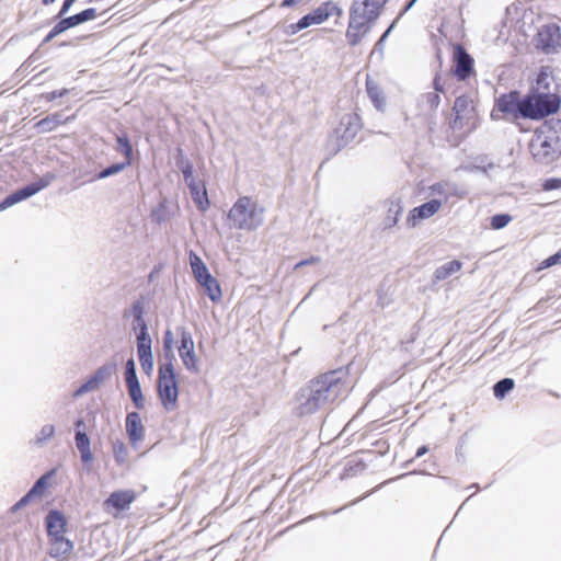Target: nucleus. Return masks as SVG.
I'll return each mask as SVG.
<instances>
[{"instance_id":"obj_1","label":"nucleus","mask_w":561,"mask_h":561,"mask_svg":"<svg viewBox=\"0 0 561 561\" xmlns=\"http://www.w3.org/2000/svg\"><path fill=\"white\" fill-rule=\"evenodd\" d=\"M339 371H331L302 388L296 397L295 410L299 415L312 414L334 402L344 391Z\"/></svg>"},{"instance_id":"obj_2","label":"nucleus","mask_w":561,"mask_h":561,"mask_svg":"<svg viewBox=\"0 0 561 561\" xmlns=\"http://www.w3.org/2000/svg\"><path fill=\"white\" fill-rule=\"evenodd\" d=\"M386 0H355L350 10L346 38L352 46L357 45L370 31L380 14Z\"/></svg>"},{"instance_id":"obj_3","label":"nucleus","mask_w":561,"mask_h":561,"mask_svg":"<svg viewBox=\"0 0 561 561\" xmlns=\"http://www.w3.org/2000/svg\"><path fill=\"white\" fill-rule=\"evenodd\" d=\"M228 218L233 228L253 231L264 221V208L250 197L243 196L233 204Z\"/></svg>"},{"instance_id":"obj_4","label":"nucleus","mask_w":561,"mask_h":561,"mask_svg":"<svg viewBox=\"0 0 561 561\" xmlns=\"http://www.w3.org/2000/svg\"><path fill=\"white\" fill-rule=\"evenodd\" d=\"M529 149L536 161L548 164L561 153V144L554 131L543 127L536 130L529 142Z\"/></svg>"},{"instance_id":"obj_5","label":"nucleus","mask_w":561,"mask_h":561,"mask_svg":"<svg viewBox=\"0 0 561 561\" xmlns=\"http://www.w3.org/2000/svg\"><path fill=\"white\" fill-rule=\"evenodd\" d=\"M560 100L557 94H538L534 91L522 98L520 117L540 119L559 110Z\"/></svg>"},{"instance_id":"obj_6","label":"nucleus","mask_w":561,"mask_h":561,"mask_svg":"<svg viewBox=\"0 0 561 561\" xmlns=\"http://www.w3.org/2000/svg\"><path fill=\"white\" fill-rule=\"evenodd\" d=\"M158 393L167 411L175 410L179 398L176 374L171 359L159 367Z\"/></svg>"},{"instance_id":"obj_7","label":"nucleus","mask_w":561,"mask_h":561,"mask_svg":"<svg viewBox=\"0 0 561 561\" xmlns=\"http://www.w3.org/2000/svg\"><path fill=\"white\" fill-rule=\"evenodd\" d=\"M522 98L518 92H510L501 95L495 104V107L491 112V117L494 121L502 118L517 119L520 117Z\"/></svg>"},{"instance_id":"obj_8","label":"nucleus","mask_w":561,"mask_h":561,"mask_svg":"<svg viewBox=\"0 0 561 561\" xmlns=\"http://www.w3.org/2000/svg\"><path fill=\"white\" fill-rule=\"evenodd\" d=\"M53 179L54 175L48 174L45 178L41 179L39 181L26 185L25 187L10 194L0 203V211L5 210L7 208L35 195L41 190L47 187Z\"/></svg>"},{"instance_id":"obj_9","label":"nucleus","mask_w":561,"mask_h":561,"mask_svg":"<svg viewBox=\"0 0 561 561\" xmlns=\"http://www.w3.org/2000/svg\"><path fill=\"white\" fill-rule=\"evenodd\" d=\"M179 355L184 367L193 373H199L198 357L195 353L194 341L188 331L185 329L181 330V341L179 346Z\"/></svg>"},{"instance_id":"obj_10","label":"nucleus","mask_w":561,"mask_h":561,"mask_svg":"<svg viewBox=\"0 0 561 561\" xmlns=\"http://www.w3.org/2000/svg\"><path fill=\"white\" fill-rule=\"evenodd\" d=\"M360 128L359 116L356 113H346L341 116L339 125L334 128V134L343 144H347L357 135Z\"/></svg>"},{"instance_id":"obj_11","label":"nucleus","mask_w":561,"mask_h":561,"mask_svg":"<svg viewBox=\"0 0 561 561\" xmlns=\"http://www.w3.org/2000/svg\"><path fill=\"white\" fill-rule=\"evenodd\" d=\"M561 45V32L557 24L543 25L537 34V46L545 53L556 51Z\"/></svg>"},{"instance_id":"obj_12","label":"nucleus","mask_w":561,"mask_h":561,"mask_svg":"<svg viewBox=\"0 0 561 561\" xmlns=\"http://www.w3.org/2000/svg\"><path fill=\"white\" fill-rule=\"evenodd\" d=\"M428 191L433 198L442 199L443 204L447 203L450 197L463 198L467 195L466 190L451 181L434 183L428 187Z\"/></svg>"},{"instance_id":"obj_13","label":"nucleus","mask_w":561,"mask_h":561,"mask_svg":"<svg viewBox=\"0 0 561 561\" xmlns=\"http://www.w3.org/2000/svg\"><path fill=\"white\" fill-rule=\"evenodd\" d=\"M135 500V492L133 490H121L113 492L107 500L103 503L104 510L107 513H113L114 515L119 512L129 508L130 504Z\"/></svg>"},{"instance_id":"obj_14","label":"nucleus","mask_w":561,"mask_h":561,"mask_svg":"<svg viewBox=\"0 0 561 561\" xmlns=\"http://www.w3.org/2000/svg\"><path fill=\"white\" fill-rule=\"evenodd\" d=\"M442 199L432 198L431 201L422 204L421 206L414 207L410 211L407 221L410 226L415 227L421 220H425L433 217L442 208Z\"/></svg>"},{"instance_id":"obj_15","label":"nucleus","mask_w":561,"mask_h":561,"mask_svg":"<svg viewBox=\"0 0 561 561\" xmlns=\"http://www.w3.org/2000/svg\"><path fill=\"white\" fill-rule=\"evenodd\" d=\"M130 314L133 316L131 330L136 334L137 343L151 340L147 323L144 319V307L140 302L133 305Z\"/></svg>"},{"instance_id":"obj_16","label":"nucleus","mask_w":561,"mask_h":561,"mask_svg":"<svg viewBox=\"0 0 561 561\" xmlns=\"http://www.w3.org/2000/svg\"><path fill=\"white\" fill-rule=\"evenodd\" d=\"M454 58L456 61L455 73L459 79H466L472 72L473 59L461 46L455 48Z\"/></svg>"},{"instance_id":"obj_17","label":"nucleus","mask_w":561,"mask_h":561,"mask_svg":"<svg viewBox=\"0 0 561 561\" xmlns=\"http://www.w3.org/2000/svg\"><path fill=\"white\" fill-rule=\"evenodd\" d=\"M126 432L133 445L144 438V426L137 412H130L126 416Z\"/></svg>"},{"instance_id":"obj_18","label":"nucleus","mask_w":561,"mask_h":561,"mask_svg":"<svg viewBox=\"0 0 561 561\" xmlns=\"http://www.w3.org/2000/svg\"><path fill=\"white\" fill-rule=\"evenodd\" d=\"M554 85V79L552 76V71L549 67H542L537 75L536 84L533 88V91L542 95L545 93L547 94H556L552 91V88Z\"/></svg>"},{"instance_id":"obj_19","label":"nucleus","mask_w":561,"mask_h":561,"mask_svg":"<svg viewBox=\"0 0 561 561\" xmlns=\"http://www.w3.org/2000/svg\"><path fill=\"white\" fill-rule=\"evenodd\" d=\"M152 340L137 343V355L141 369L146 375H151L153 370V355L151 350Z\"/></svg>"},{"instance_id":"obj_20","label":"nucleus","mask_w":561,"mask_h":561,"mask_svg":"<svg viewBox=\"0 0 561 561\" xmlns=\"http://www.w3.org/2000/svg\"><path fill=\"white\" fill-rule=\"evenodd\" d=\"M46 526L49 538L62 537L66 531V519L57 511H51L46 517Z\"/></svg>"},{"instance_id":"obj_21","label":"nucleus","mask_w":561,"mask_h":561,"mask_svg":"<svg viewBox=\"0 0 561 561\" xmlns=\"http://www.w3.org/2000/svg\"><path fill=\"white\" fill-rule=\"evenodd\" d=\"M73 543L62 537L50 538V556L53 558L65 560L71 552Z\"/></svg>"},{"instance_id":"obj_22","label":"nucleus","mask_w":561,"mask_h":561,"mask_svg":"<svg viewBox=\"0 0 561 561\" xmlns=\"http://www.w3.org/2000/svg\"><path fill=\"white\" fill-rule=\"evenodd\" d=\"M187 186L198 209L205 211L209 206V201L204 183L196 180L193 183L187 184Z\"/></svg>"},{"instance_id":"obj_23","label":"nucleus","mask_w":561,"mask_h":561,"mask_svg":"<svg viewBox=\"0 0 561 561\" xmlns=\"http://www.w3.org/2000/svg\"><path fill=\"white\" fill-rule=\"evenodd\" d=\"M104 378L105 369L101 368L75 391L73 397L78 398L84 393L96 390L103 382Z\"/></svg>"},{"instance_id":"obj_24","label":"nucleus","mask_w":561,"mask_h":561,"mask_svg":"<svg viewBox=\"0 0 561 561\" xmlns=\"http://www.w3.org/2000/svg\"><path fill=\"white\" fill-rule=\"evenodd\" d=\"M462 267V263L458 260H453L444 263L439 267L436 268L434 273V279L439 282L448 278L455 273L459 272Z\"/></svg>"},{"instance_id":"obj_25","label":"nucleus","mask_w":561,"mask_h":561,"mask_svg":"<svg viewBox=\"0 0 561 561\" xmlns=\"http://www.w3.org/2000/svg\"><path fill=\"white\" fill-rule=\"evenodd\" d=\"M403 207L400 198L392 197L388 201V215L385 220L386 228H391L397 225Z\"/></svg>"},{"instance_id":"obj_26","label":"nucleus","mask_w":561,"mask_h":561,"mask_svg":"<svg viewBox=\"0 0 561 561\" xmlns=\"http://www.w3.org/2000/svg\"><path fill=\"white\" fill-rule=\"evenodd\" d=\"M367 94L371 102L374 103L375 107L378 111H383L386 106V99L382 94V91L373 82L367 81Z\"/></svg>"},{"instance_id":"obj_27","label":"nucleus","mask_w":561,"mask_h":561,"mask_svg":"<svg viewBox=\"0 0 561 561\" xmlns=\"http://www.w3.org/2000/svg\"><path fill=\"white\" fill-rule=\"evenodd\" d=\"M96 15H98L96 10L94 8H89V9L81 11L80 13L68 16L67 20L69 22L70 27H75L84 22L95 19Z\"/></svg>"},{"instance_id":"obj_28","label":"nucleus","mask_w":561,"mask_h":561,"mask_svg":"<svg viewBox=\"0 0 561 561\" xmlns=\"http://www.w3.org/2000/svg\"><path fill=\"white\" fill-rule=\"evenodd\" d=\"M126 385H127V388H128V392H129L130 399L133 400L135 405L138 409H142L144 405H145V399H144V396H142V392H141V388H140L139 381L137 380V381H133V382H127Z\"/></svg>"},{"instance_id":"obj_29","label":"nucleus","mask_w":561,"mask_h":561,"mask_svg":"<svg viewBox=\"0 0 561 561\" xmlns=\"http://www.w3.org/2000/svg\"><path fill=\"white\" fill-rule=\"evenodd\" d=\"M113 455L117 465L123 466L128 462L129 453L123 442L116 440L113 443Z\"/></svg>"},{"instance_id":"obj_30","label":"nucleus","mask_w":561,"mask_h":561,"mask_svg":"<svg viewBox=\"0 0 561 561\" xmlns=\"http://www.w3.org/2000/svg\"><path fill=\"white\" fill-rule=\"evenodd\" d=\"M329 9H336V4L334 3H325L324 5L318 8L310 15L313 19L316 24H321L329 19L331 15V11Z\"/></svg>"},{"instance_id":"obj_31","label":"nucleus","mask_w":561,"mask_h":561,"mask_svg":"<svg viewBox=\"0 0 561 561\" xmlns=\"http://www.w3.org/2000/svg\"><path fill=\"white\" fill-rule=\"evenodd\" d=\"M190 265L195 278L208 272V268L203 260L194 252L190 253Z\"/></svg>"},{"instance_id":"obj_32","label":"nucleus","mask_w":561,"mask_h":561,"mask_svg":"<svg viewBox=\"0 0 561 561\" xmlns=\"http://www.w3.org/2000/svg\"><path fill=\"white\" fill-rule=\"evenodd\" d=\"M514 388V380L511 378H504L497 381L494 387V396L497 399H503L507 392H510Z\"/></svg>"},{"instance_id":"obj_33","label":"nucleus","mask_w":561,"mask_h":561,"mask_svg":"<svg viewBox=\"0 0 561 561\" xmlns=\"http://www.w3.org/2000/svg\"><path fill=\"white\" fill-rule=\"evenodd\" d=\"M202 287L204 288L205 293L207 294L211 301L216 302L220 300L221 289L216 279L203 284Z\"/></svg>"},{"instance_id":"obj_34","label":"nucleus","mask_w":561,"mask_h":561,"mask_svg":"<svg viewBox=\"0 0 561 561\" xmlns=\"http://www.w3.org/2000/svg\"><path fill=\"white\" fill-rule=\"evenodd\" d=\"M130 162L129 161H125V162H122V163H115V164H112L107 168H105L104 170H102L99 174H98V179H105V178H108V176H112V175H115L119 172H122L127 165H129Z\"/></svg>"},{"instance_id":"obj_35","label":"nucleus","mask_w":561,"mask_h":561,"mask_svg":"<svg viewBox=\"0 0 561 561\" xmlns=\"http://www.w3.org/2000/svg\"><path fill=\"white\" fill-rule=\"evenodd\" d=\"M117 142V151L123 153L126 157V161L130 162V157L133 152L131 145L126 136H117L116 138Z\"/></svg>"},{"instance_id":"obj_36","label":"nucleus","mask_w":561,"mask_h":561,"mask_svg":"<svg viewBox=\"0 0 561 561\" xmlns=\"http://www.w3.org/2000/svg\"><path fill=\"white\" fill-rule=\"evenodd\" d=\"M434 84H435L436 92H430L425 95V100L432 110L437 108V106L439 105L440 98L437 92L443 91L438 79L435 80Z\"/></svg>"},{"instance_id":"obj_37","label":"nucleus","mask_w":561,"mask_h":561,"mask_svg":"<svg viewBox=\"0 0 561 561\" xmlns=\"http://www.w3.org/2000/svg\"><path fill=\"white\" fill-rule=\"evenodd\" d=\"M512 220V217L507 214H499L491 218V227L495 230L506 227Z\"/></svg>"},{"instance_id":"obj_38","label":"nucleus","mask_w":561,"mask_h":561,"mask_svg":"<svg viewBox=\"0 0 561 561\" xmlns=\"http://www.w3.org/2000/svg\"><path fill=\"white\" fill-rule=\"evenodd\" d=\"M55 434V427L51 424L44 425L36 435V443L41 444L50 439Z\"/></svg>"},{"instance_id":"obj_39","label":"nucleus","mask_w":561,"mask_h":561,"mask_svg":"<svg viewBox=\"0 0 561 561\" xmlns=\"http://www.w3.org/2000/svg\"><path fill=\"white\" fill-rule=\"evenodd\" d=\"M47 476H42L28 491L30 495H32L33 497L41 496L45 488L47 486Z\"/></svg>"},{"instance_id":"obj_40","label":"nucleus","mask_w":561,"mask_h":561,"mask_svg":"<svg viewBox=\"0 0 561 561\" xmlns=\"http://www.w3.org/2000/svg\"><path fill=\"white\" fill-rule=\"evenodd\" d=\"M76 446H77L78 450L90 448V439L84 432L77 431Z\"/></svg>"},{"instance_id":"obj_41","label":"nucleus","mask_w":561,"mask_h":561,"mask_svg":"<svg viewBox=\"0 0 561 561\" xmlns=\"http://www.w3.org/2000/svg\"><path fill=\"white\" fill-rule=\"evenodd\" d=\"M126 383L137 381V375H136V367H135V360L133 358H129L126 362Z\"/></svg>"},{"instance_id":"obj_42","label":"nucleus","mask_w":561,"mask_h":561,"mask_svg":"<svg viewBox=\"0 0 561 561\" xmlns=\"http://www.w3.org/2000/svg\"><path fill=\"white\" fill-rule=\"evenodd\" d=\"M181 171L183 173L184 181H185L186 185L190 184V183H193L194 181L197 180L193 175V165L190 162H185L181 167Z\"/></svg>"},{"instance_id":"obj_43","label":"nucleus","mask_w":561,"mask_h":561,"mask_svg":"<svg viewBox=\"0 0 561 561\" xmlns=\"http://www.w3.org/2000/svg\"><path fill=\"white\" fill-rule=\"evenodd\" d=\"M69 28H71L69 22L67 18H64L51 28L50 32L53 33V35L57 36Z\"/></svg>"},{"instance_id":"obj_44","label":"nucleus","mask_w":561,"mask_h":561,"mask_svg":"<svg viewBox=\"0 0 561 561\" xmlns=\"http://www.w3.org/2000/svg\"><path fill=\"white\" fill-rule=\"evenodd\" d=\"M69 28H71L69 22L67 18H64L51 28L50 32L53 33V35L57 36Z\"/></svg>"},{"instance_id":"obj_45","label":"nucleus","mask_w":561,"mask_h":561,"mask_svg":"<svg viewBox=\"0 0 561 561\" xmlns=\"http://www.w3.org/2000/svg\"><path fill=\"white\" fill-rule=\"evenodd\" d=\"M542 188L545 191H552V190L561 188V179L552 178V179L546 180L542 184Z\"/></svg>"},{"instance_id":"obj_46","label":"nucleus","mask_w":561,"mask_h":561,"mask_svg":"<svg viewBox=\"0 0 561 561\" xmlns=\"http://www.w3.org/2000/svg\"><path fill=\"white\" fill-rule=\"evenodd\" d=\"M561 264V250L542 262L543 267Z\"/></svg>"},{"instance_id":"obj_47","label":"nucleus","mask_w":561,"mask_h":561,"mask_svg":"<svg viewBox=\"0 0 561 561\" xmlns=\"http://www.w3.org/2000/svg\"><path fill=\"white\" fill-rule=\"evenodd\" d=\"M173 342H174L173 334L170 330H168L164 333V337H163V346L167 352H172Z\"/></svg>"},{"instance_id":"obj_48","label":"nucleus","mask_w":561,"mask_h":561,"mask_svg":"<svg viewBox=\"0 0 561 561\" xmlns=\"http://www.w3.org/2000/svg\"><path fill=\"white\" fill-rule=\"evenodd\" d=\"M68 94V90L67 89H62V90H59V91H51V92H48L44 95V98L47 100V101H54L55 99H58V98H62L65 95Z\"/></svg>"},{"instance_id":"obj_49","label":"nucleus","mask_w":561,"mask_h":561,"mask_svg":"<svg viewBox=\"0 0 561 561\" xmlns=\"http://www.w3.org/2000/svg\"><path fill=\"white\" fill-rule=\"evenodd\" d=\"M466 106H467V100L465 98H458L455 101L454 110L457 113V117H461L460 113L462 111H465Z\"/></svg>"},{"instance_id":"obj_50","label":"nucleus","mask_w":561,"mask_h":561,"mask_svg":"<svg viewBox=\"0 0 561 561\" xmlns=\"http://www.w3.org/2000/svg\"><path fill=\"white\" fill-rule=\"evenodd\" d=\"M33 499L32 495H30V493L27 492L19 502H16L13 506H12V512H15L20 508H22L23 506H25L31 500Z\"/></svg>"},{"instance_id":"obj_51","label":"nucleus","mask_w":561,"mask_h":561,"mask_svg":"<svg viewBox=\"0 0 561 561\" xmlns=\"http://www.w3.org/2000/svg\"><path fill=\"white\" fill-rule=\"evenodd\" d=\"M33 499L32 495H30V493L27 492L19 502H16L13 506H12V512H15L20 508H22L23 506H25L31 500Z\"/></svg>"},{"instance_id":"obj_52","label":"nucleus","mask_w":561,"mask_h":561,"mask_svg":"<svg viewBox=\"0 0 561 561\" xmlns=\"http://www.w3.org/2000/svg\"><path fill=\"white\" fill-rule=\"evenodd\" d=\"M33 499L32 495H30V493L27 492L19 502H16L13 506H12V512H15L20 508H22L23 506H25L31 500Z\"/></svg>"},{"instance_id":"obj_53","label":"nucleus","mask_w":561,"mask_h":561,"mask_svg":"<svg viewBox=\"0 0 561 561\" xmlns=\"http://www.w3.org/2000/svg\"><path fill=\"white\" fill-rule=\"evenodd\" d=\"M316 23L313 22V19L312 16L309 14L302 16L299 21H298V27H302L304 28H307L311 25H314Z\"/></svg>"},{"instance_id":"obj_54","label":"nucleus","mask_w":561,"mask_h":561,"mask_svg":"<svg viewBox=\"0 0 561 561\" xmlns=\"http://www.w3.org/2000/svg\"><path fill=\"white\" fill-rule=\"evenodd\" d=\"M75 2H76V0H65L62 3V7L58 13V16L62 18L64 15H66Z\"/></svg>"},{"instance_id":"obj_55","label":"nucleus","mask_w":561,"mask_h":561,"mask_svg":"<svg viewBox=\"0 0 561 561\" xmlns=\"http://www.w3.org/2000/svg\"><path fill=\"white\" fill-rule=\"evenodd\" d=\"M83 462H90L93 459L91 448L79 450Z\"/></svg>"},{"instance_id":"obj_56","label":"nucleus","mask_w":561,"mask_h":561,"mask_svg":"<svg viewBox=\"0 0 561 561\" xmlns=\"http://www.w3.org/2000/svg\"><path fill=\"white\" fill-rule=\"evenodd\" d=\"M215 279L209 271L207 273H205L204 275H201L199 277L196 278L197 283L202 286L203 284L205 283H209L210 280Z\"/></svg>"},{"instance_id":"obj_57","label":"nucleus","mask_w":561,"mask_h":561,"mask_svg":"<svg viewBox=\"0 0 561 561\" xmlns=\"http://www.w3.org/2000/svg\"><path fill=\"white\" fill-rule=\"evenodd\" d=\"M301 30H302V27H298V22H297V23L288 25L287 28H286V33L288 35H294V34L298 33Z\"/></svg>"},{"instance_id":"obj_58","label":"nucleus","mask_w":561,"mask_h":561,"mask_svg":"<svg viewBox=\"0 0 561 561\" xmlns=\"http://www.w3.org/2000/svg\"><path fill=\"white\" fill-rule=\"evenodd\" d=\"M319 261V257L317 256H311L310 259L308 260H305V261H300L296 264L295 268H299L304 265H307V264H312V263H317Z\"/></svg>"},{"instance_id":"obj_59","label":"nucleus","mask_w":561,"mask_h":561,"mask_svg":"<svg viewBox=\"0 0 561 561\" xmlns=\"http://www.w3.org/2000/svg\"><path fill=\"white\" fill-rule=\"evenodd\" d=\"M428 451L427 447L426 446H422L417 449L416 451V457L420 458L422 456H424L426 453Z\"/></svg>"},{"instance_id":"obj_60","label":"nucleus","mask_w":561,"mask_h":561,"mask_svg":"<svg viewBox=\"0 0 561 561\" xmlns=\"http://www.w3.org/2000/svg\"><path fill=\"white\" fill-rule=\"evenodd\" d=\"M298 1L299 0H283L280 5L284 7V8L285 7H291V5L296 4Z\"/></svg>"},{"instance_id":"obj_61","label":"nucleus","mask_w":561,"mask_h":561,"mask_svg":"<svg viewBox=\"0 0 561 561\" xmlns=\"http://www.w3.org/2000/svg\"><path fill=\"white\" fill-rule=\"evenodd\" d=\"M385 41H386V38H383L382 36L379 38V41H378V42H377V44H376V48H377L378 50H380V51H381V50L383 49Z\"/></svg>"},{"instance_id":"obj_62","label":"nucleus","mask_w":561,"mask_h":561,"mask_svg":"<svg viewBox=\"0 0 561 561\" xmlns=\"http://www.w3.org/2000/svg\"><path fill=\"white\" fill-rule=\"evenodd\" d=\"M54 37H56V36H55V35H53V33H51V32H49V33L47 34V36L45 37L44 43H48V42H50Z\"/></svg>"},{"instance_id":"obj_63","label":"nucleus","mask_w":561,"mask_h":561,"mask_svg":"<svg viewBox=\"0 0 561 561\" xmlns=\"http://www.w3.org/2000/svg\"><path fill=\"white\" fill-rule=\"evenodd\" d=\"M84 426V422L82 420H78L76 422V427L78 428V431H81L80 428Z\"/></svg>"},{"instance_id":"obj_64","label":"nucleus","mask_w":561,"mask_h":561,"mask_svg":"<svg viewBox=\"0 0 561 561\" xmlns=\"http://www.w3.org/2000/svg\"><path fill=\"white\" fill-rule=\"evenodd\" d=\"M393 23L388 27V30L382 34V37L383 38H387V36H389V33L391 32V30L393 28Z\"/></svg>"}]
</instances>
